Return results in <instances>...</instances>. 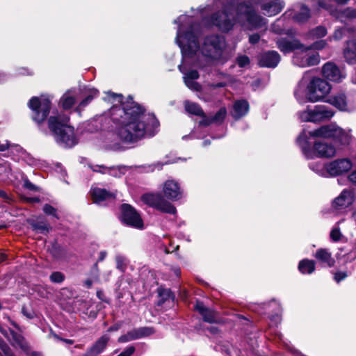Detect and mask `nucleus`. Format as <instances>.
Instances as JSON below:
<instances>
[{"label": "nucleus", "mask_w": 356, "mask_h": 356, "mask_svg": "<svg viewBox=\"0 0 356 356\" xmlns=\"http://www.w3.org/2000/svg\"><path fill=\"white\" fill-rule=\"evenodd\" d=\"M99 95V91L94 88H87L85 91V98L79 103L78 109L81 110L88 106L92 100L97 97Z\"/></svg>", "instance_id": "obj_33"}, {"label": "nucleus", "mask_w": 356, "mask_h": 356, "mask_svg": "<svg viewBox=\"0 0 356 356\" xmlns=\"http://www.w3.org/2000/svg\"><path fill=\"white\" fill-rule=\"evenodd\" d=\"M121 220L130 227L143 229V220L140 213L130 204H123L121 206Z\"/></svg>", "instance_id": "obj_13"}, {"label": "nucleus", "mask_w": 356, "mask_h": 356, "mask_svg": "<svg viewBox=\"0 0 356 356\" xmlns=\"http://www.w3.org/2000/svg\"><path fill=\"white\" fill-rule=\"evenodd\" d=\"M348 179L351 182L356 184V171L350 173V175L348 176Z\"/></svg>", "instance_id": "obj_57"}, {"label": "nucleus", "mask_w": 356, "mask_h": 356, "mask_svg": "<svg viewBox=\"0 0 356 356\" xmlns=\"http://www.w3.org/2000/svg\"><path fill=\"white\" fill-rule=\"evenodd\" d=\"M49 279L51 282L61 283L65 280V275L61 272L56 271L51 274Z\"/></svg>", "instance_id": "obj_42"}, {"label": "nucleus", "mask_w": 356, "mask_h": 356, "mask_svg": "<svg viewBox=\"0 0 356 356\" xmlns=\"http://www.w3.org/2000/svg\"><path fill=\"white\" fill-rule=\"evenodd\" d=\"M336 17L341 20L344 22L345 19H353L356 18V9L348 8L341 11L337 13Z\"/></svg>", "instance_id": "obj_37"}, {"label": "nucleus", "mask_w": 356, "mask_h": 356, "mask_svg": "<svg viewBox=\"0 0 356 356\" xmlns=\"http://www.w3.org/2000/svg\"><path fill=\"white\" fill-rule=\"evenodd\" d=\"M351 80L353 83L356 84V69L352 75Z\"/></svg>", "instance_id": "obj_63"}, {"label": "nucleus", "mask_w": 356, "mask_h": 356, "mask_svg": "<svg viewBox=\"0 0 356 356\" xmlns=\"http://www.w3.org/2000/svg\"><path fill=\"white\" fill-rule=\"evenodd\" d=\"M292 62L300 67H307L317 65L320 63V55L318 52L312 51L308 46L299 47L293 56Z\"/></svg>", "instance_id": "obj_11"}, {"label": "nucleus", "mask_w": 356, "mask_h": 356, "mask_svg": "<svg viewBox=\"0 0 356 356\" xmlns=\"http://www.w3.org/2000/svg\"><path fill=\"white\" fill-rule=\"evenodd\" d=\"M159 296L161 298L159 304H162L164 301L170 300L173 302L175 300V295L168 289H159Z\"/></svg>", "instance_id": "obj_40"}, {"label": "nucleus", "mask_w": 356, "mask_h": 356, "mask_svg": "<svg viewBox=\"0 0 356 356\" xmlns=\"http://www.w3.org/2000/svg\"><path fill=\"white\" fill-rule=\"evenodd\" d=\"M347 276L348 275L346 272L339 271L334 274V279L337 282H339L347 277Z\"/></svg>", "instance_id": "obj_50"}, {"label": "nucleus", "mask_w": 356, "mask_h": 356, "mask_svg": "<svg viewBox=\"0 0 356 356\" xmlns=\"http://www.w3.org/2000/svg\"><path fill=\"white\" fill-rule=\"evenodd\" d=\"M135 351L136 348L134 346H129L117 356H132Z\"/></svg>", "instance_id": "obj_48"}, {"label": "nucleus", "mask_w": 356, "mask_h": 356, "mask_svg": "<svg viewBox=\"0 0 356 356\" xmlns=\"http://www.w3.org/2000/svg\"><path fill=\"white\" fill-rule=\"evenodd\" d=\"M341 236L342 234L338 227L333 228L330 234L331 240L334 242L339 241L341 239Z\"/></svg>", "instance_id": "obj_46"}, {"label": "nucleus", "mask_w": 356, "mask_h": 356, "mask_svg": "<svg viewBox=\"0 0 356 356\" xmlns=\"http://www.w3.org/2000/svg\"><path fill=\"white\" fill-rule=\"evenodd\" d=\"M250 58L245 55L236 58V63L240 67H244L250 64Z\"/></svg>", "instance_id": "obj_45"}, {"label": "nucleus", "mask_w": 356, "mask_h": 356, "mask_svg": "<svg viewBox=\"0 0 356 356\" xmlns=\"http://www.w3.org/2000/svg\"><path fill=\"white\" fill-rule=\"evenodd\" d=\"M313 70L304 73L302 79L294 90V95L299 103H304V87L307 84L306 99L307 102H316L324 98L331 90L327 81L320 77L312 76Z\"/></svg>", "instance_id": "obj_4"}, {"label": "nucleus", "mask_w": 356, "mask_h": 356, "mask_svg": "<svg viewBox=\"0 0 356 356\" xmlns=\"http://www.w3.org/2000/svg\"><path fill=\"white\" fill-rule=\"evenodd\" d=\"M29 106L33 113V120L38 124H40L47 119L49 114L51 100L44 96L33 97L30 99Z\"/></svg>", "instance_id": "obj_9"}, {"label": "nucleus", "mask_w": 356, "mask_h": 356, "mask_svg": "<svg viewBox=\"0 0 356 356\" xmlns=\"http://www.w3.org/2000/svg\"><path fill=\"white\" fill-rule=\"evenodd\" d=\"M225 47L226 42L223 37L212 35L204 38L201 52L203 56L213 61L224 63L227 60Z\"/></svg>", "instance_id": "obj_7"}, {"label": "nucleus", "mask_w": 356, "mask_h": 356, "mask_svg": "<svg viewBox=\"0 0 356 356\" xmlns=\"http://www.w3.org/2000/svg\"><path fill=\"white\" fill-rule=\"evenodd\" d=\"M200 123L204 126H208L211 123H213L212 121H211V118H207V119H203Z\"/></svg>", "instance_id": "obj_59"}, {"label": "nucleus", "mask_w": 356, "mask_h": 356, "mask_svg": "<svg viewBox=\"0 0 356 356\" xmlns=\"http://www.w3.org/2000/svg\"><path fill=\"white\" fill-rule=\"evenodd\" d=\"M308 140L305 131H303L297 139V143L307 159H310L315 157L330 158L335 155L336 150L333 145L321 141H316L313 147H311Z\"/></svg>", "instance_id": "obj_6"}, {"label": "nucleus", "mask_w": 356, "mask_h": 356, "mask_svg": "<svg viewBox=\"0 0 356 356\" xmlns=\"http://www.w3.org/2000/svg\"><path fill=\"white\" fill-rule=\"evenodd\" d=\"M184 107L186 111L191 114L197 116L204 117V113L203 110L200 106V105L196 103L186 101L184 102Z\"/></svg>", "instance_id": "obj_36"}, {"label": "nucleus", "mask_w": 356, "mask_h": 356, "mask_svg": "<svg viewBox=\"0 0 356 356\" xmlns=\"http://www.w3.org/2000/svg\"><path fill=\"white\" fill-rule=\"evenodd\" d=\"M194 307L202 316L204 321L209 323L217 322V312L206 307L202 302L197 301Z\"/></svg>", "instance_id": "obj_24"}, {"label": "nucleus", "mask_w": 356, "mask_h": 356, "mask_svg": "<svg viewBox=\"0 0 356 356\" xmlns=\"http://www.w3.org/2000/svg\"><path fill=\"white\" fill-rule=\"evenodd\" d=\"M313 138H330L337 143L348 145L351 141V135L334 124L324 125L308 132Z\"/></svg>", "instance_id": "obj_8"}, {"label": "nucleus", "mask_w": 356, "mask_h": 356, "mask_svg": "<svg viewBox=\"0 0 356 356\" xmlns=\"http://www.w3.org/2000/svg\"><path fill=\"white\" fill-rule=\"evenodd\" d=\"M9 148L15 149L17 152L22 150V147L15 144H10L8 140H6L4 143L0 142V152H3Z\"/></svg>", "instance_id": "obj_44"}, {"label": "nucleus", "mask_w": 356, "mask_h": 356, "mask_svg": "<svg viewBox=\"0 0 356 356\" xmlns=\"http://www.w3.org/2000/svg\"><path fill=\"white\" fill-rule=\"evenodd\" d=\"M33 230L41 234H47L51 227L44 221L33 222L31 224Z\"/></svg>", "instance_id": "obj_39"}, {"label": "nucleus", "mask_w": 356, "mask_h": 356, "mask_svg": "<svg viewBox=\"0 0 356 356\" xmlns=\"http://www.w3.org/2000/svg\"><path fill=\"white\" fill-rule=\"evenodd\" d=\"M249 104L246 100L241 99L236 101L233 106L232 115L235 119H239L248 113Z\"/></svg>", "instance_id": "obj_30"}, {"label": "nucleus", "mask_w": 356, "mask_h": 356, "mask_svg": "<svg viewBox=\"0 0 356 356\" xmlns=\"http://www.w3.org/2000/svg\"><path fill=\"white\" fill-rule=\"evenodd\" d=\"M0 197L7 200L8 199V195L4 191L0 190Z\"/></svg>", "instance_id": "obj_61"}, {"label": "nucleus", "mask_w": 356, "mask_h": 356, "mask_svg": "<svg viewBox=\"0 0 356 356\" xmlns=\"http://www.w3.org/2000/svg\"><path fill=\"white\" fill-rule=\"evenodd\" d=\"M178 67L184 74V81L186 86L192 90L200 91L202 88L201 85L195 81L199 78L198 72L195 70L187 71L183 65H179Z\"/></svg>", "instance_id": "obj_19"}, {"label": "nucleus", "mask_w": 356, "mask_h": 356, "mask_svg": "<svg viewBox=\"0 0 356 356\" xmlns=\"http://www.w3.org/2000/svg\"><path fill=\"white\" fill-rule=\"evenodd\" d=\"M110 337L107 334L102 336L88 350L86 356H97L106 348Z\"/></svg>", "instance_id": "obj_27"}, {"label": "nucleus", "mask_w": 356, "mask_h": 356, "mask_svg": "<svg viewBox=\"0 0 356 356\" xmlns=\"http://www.w3.org/2000/svg\"><path fill=\"white\" fill-rule=\"evenodd\" d=\"M227 115V109L225 107H222L216 113V115L211 118V121L213 123L221 124Z\"/></svg>", "instance_id": "obj_41"}, {"label": "nucleus", "mask_w": 356, "mask_h": 356, "mask_svg": "<svg viewBox=\"0 0 356 356\" xmlns=\"http://www.w3.org/2000/svg\"><path fill=\"white\" fill-rule=\"evenodd\" d=\"M355 195L351 190L344 189L339 197L333 202V207L336 209L346 208L353 204Z\"/></svg>", "instance_id": "obj_23"}, {"label": "nucleus", "mask_w": 356, "mask_h": 356, "mask_svg": "<svg viewBox=\"0 0 356 356\" xmlns=\"http://www.w3.org/2000/svg\"><path fill=\"white\" fill-rule=\"evenodd\" d=\"M315 268V261L307 259L300 261L298 265L299 270L303 274H311Z\"/></svg>", "instance_id": "obj_35"}, {"label": "nucleus", "mask_w": 356, "mask_h": 356, "mask_svg": "<svg viewBox=\"0 0 356 356\" xmlns=\"http://www.w3.org/2000/svg\"><path fill=\"white\" fill-rule=\"evenodd\" d=\"M163 193L168 199L173 201L178 200L182 197V191L179 184L172 179L167 180L164 183Z\"/></svg>", "instance_id": "obj_22"}, {"label": "nucleus", "mask_w": 356, "mask_h": 356, "mask_svg": "<svg viewBox=\"0 0 356 356\" xmlns=\"http://www.w3.org/2000/svg\"><path fill=\"white\" fill-rule=\"evenodd\" d=\"M76 95L75 89L69 90L64 93L60 99L62 107L65 110L71 108L76 103Z\"/></svg>", "instance_id": "obj_31"}, {"label": "nucleus", "mask_w": 356, "mask_h": 356, "mask_svg": "<svg viewBox=\"0 0 356 356\" xmlns=\"http://www.w3.org/2000/svg\"><path fill=\"white\" fill-rule=\"evenodd\" d=\"M325 168L330 176H338L350 170L352 163L348 159H339L327 163Z\"/></svg>", "instance_id": "obj_17"}, {"label": "nucleus", "mask_w": 356, "mask_h": 356, "mask_svg": "<svg viewBox=\"0 0 356 356\" xmlns=\"http://www.w3.org/2000/svg\"><path fill=\"white\" fill-rule=\"evenodd\" d=\"M10 336L8 337V339L11 341L13 346L19 347L25 353L29 350V346L25 341L24 338L20 334L13 330H10Z\"/></svg>", "instance_id": "obj_32"}, {"label": "nucleus", "mask_w": 356, "mask_h": 356, "mask_svg": "<svg viewBox=\"0 0 356 356\" xmlns=\"http://www.w3.org/2000/svg\"><path fill=\"white\" fill-rule=\"evenodd\" d=\"M316 260L327 267H332L335 264V260L332 256L331 252L326 248H319L314 254Z\"/></svg>", "instance_id": "obj_28"}, {"label": "nucleus", "mask_w": 356, "mask_h": 356, "mask_svg": "<svg viewBox=\"0 0 356 356\" xmlns=\"http://www.w3.org/2000/svg\"><path fill=\"white\" fill-rule=\"evenodd\" d=\"M143 203L161 212L175 214L176 208L159 193H146L142 195Z\"/></svg>", "instance_id": "obj_12"}, {"label": "nucleus", "mask_w": 356, "mask_h": 356, "mask_svg": "<svg viewBox=\"0 0 356 356\" xmlns=\"http://www.w3.org/2000/svg\"><path fill=\"white\" fill-rule=\"evenodd\" d=\"M280 61V56L275 51H268L258 56V64L262 67L274 68Z\"/></svg>", "instance_id": "obj_20"}, {"label": "nucleus", "mask_w": 356, "mask_h": 356, "mask_svg": "<svg viewBox=\"0 0 356 356\" xmlns=\"http://www.w3.org/2000/svg\"><path fill=\"white\" fill-rule=\"evenodd\" d=\"M108 115L114 133L124 143H134L152 137L159 129V122L155 115L145 113L132 98L113 106Z\"/></svg>", "instance_id": "obj_1"}, {"label": "nucleus", "mask_w": 356, "mask_h": 356, "mask_svg": "<svg viewBox=\"0 0 356 356\" xmlns=\"http://www.w3.org/2000/svg\"><path fill=\"white\" fill-rule=\"evenodd\" d=\"M277 48L284 54L297 51L303 44L298 39H289L286 38H278L276 41Z\"/></svg>", "instance_id": "obj_21"}, {"label": "nucleus", "mask_w": 356, "mask_h": 356, "mask_svg": "<svg viewBox=\"0 0 356 356\" xmlns=\"http://www.w3.org/2000/svg\"><path fill=\"white\" fill-rule=\"evenodd\" d=\"M209 86L211 88H213V89H216L217 88H223L225 86V83H223V82H220V83H211L209 85Z\"/></svg>", "instance_id": "obj_56"}, {"label": "nucleus", "mask_w": 356, "mask_h": 356, "mask_svg": "<svg viewBox=\"0 0 356 356\" xmlns=\"http://www.w3.org/2000/svg\"><path fill=\"white\" fill-rule=\"evenodd\" d=\"M22 314L29 319L34 318V313L31 311H29L26 307H23L22 309Z\"/></svg>", "instance_id": "obj_52"}, {"label": "nucleus", "mask_w": 356, "mask_h": 356, "mask_svg": "<svg viewBox=\"0 0 356 356\" xmlns=\"http://www.w3.org/2000/svg\"><path fill=\"white\" fill-rule=\"evenodd\" d=\"M322 73L325 79L334 82H339L345 77L344 73L332 62L323 65Z\"/></svg>", "instance_id": "obj_18"}, {"label": "nucleus", "mask_w": 356, "mask_h": 356, "mask_svg": "<svg viewBox=\"0 0 356 356\" xmlns=\"http://www.w3.org/2000/svg\"><path fill=\"white\" fill-rule=\"evenodd\" d=\"M235 0H214V6L221 10L215 13L211 17V23L222 31H228L236 20L245 22L250 29L262 27L266 19L259 15L255 6L260 5L263 13L271 17L281 12L284 3L282 0H250L241 3L237 7L236 17L233 14Z\"/></svg>", "instance_id": "obj_2"}, {"label": "nucleus", "mask_w": 356, "mask_h": 356, "mask_svg": "<svg viewBox=\"0 0 356 356\" xmlns=\"http://www.w3.org/2000/svg\"><path fill=\"white\" fill-rule=\"evenodd\" d=\"M259 40L260 35L257 33H254L249 36V42L252 44H255L258 43Z\"/></svg>", "instance_id": "obj_51"}, {"label": "nucleus", "mask_w": 356, "mask_h": 356, "mask_svg": "<svg viewBox=\"0 0 356 356\" xmlns=\"http://www.w3.org/2000/svg\"><path fill=\"white\" fill-rule=\"evenodd\" d=\"M327 102L343 111H352L356 108V96L347 99L343 92L331 96Z\"/></svg>", "instance_id": "obj_15"}, {"label": "nucleus", "mask_w": 356, "mask_h": 356, "mask_svg": "<svg viewBox=\"0 0 356 356\" xmlns=\"http://www.w3.org/2000/svg\"><path fill=\"white\" fill-rule=\"evenodd\" d=\"M92 170L94 172H101L103 174L107 173L115 177H120L124 173L123 171L124 168L121 166L106 167L105 165H96L92 168Z\"/></svg>", "instance_id": "obj_29"}, {"label": "nucleus", "mask_w": 356, "mask_h": 356, "mask_svg": "<svg viewBox=\"0 0 356 356\" xmlns=\"http://www.w3.org/2000/svg\"><path fill=\"white\" fill-rule=\"evenodd\" d=\"M334 115V112L325 105H316L307 107L306 110L299 113L302 121L317 122L330 120Z\"/></svg>", "instance_id": "obj_10"}, {"label": "nucleus", "mask_w": 356, "mask_h": 356, "mask_svg": "<svg viewBox=\"0 0 356 356\" xmlns=\"http://www.w3.org/2000/svg\"><path fill=\"white\" fill-rule=\"evenodd\" d=\"M1 348L5 354V356H14V355L10 352V348L6 343L1 345Z\"/></svg>", "instance_id": "obj_54"}, {"label": "nucleus", "mask_w": 356, "mask_h": 356, "mask_svg": "<svg viewBox=\"0 0 356 356\" xmlns=\"http://www.w3.org/2000/svg\"><path fill=\"white\" fill-rule=\"evenodd\" d=\"M84 284L87 288H90L92 285V281L90 279L85 280Z\"/></svg>", "instance_id": "obj_60"}, {"label": "nucleus", "mask_w": 356, "mask_h": 356, "mask_svg": "<svg viewBox=\"0 0 356 356\" xmlns=\"http://www.w3.org/2000/svg\"><path fill=\"white\" fill-rule=\"evenodd\" d=\"M154 332L152 327H140L128 331L118 339V343H127L129 341L149 337Z\"/></svg>", "instance_id": "obj_16"}, {"label": "nucleus", "mask_w": 356, "mask_h": 356, "mask_svg": "<svg viewBox=\"0 0 356 356\" xmlns=\"http://www.w3.org/2000/svg\"><path fill=\"white\" fill-rule=\"evenodd\" d=\"M30 356H43L40 352L33 351L31 353Z\"/></svg>", "instance_id": "obj_64"}, {"label": "nucleus", "mask_w": 356, "mask_h": 356, "mask_svg": "<svg viewBox=\"0 0 356 356\" xmlns=\"http://www.w3.org/2000/svg\"><path fill=\"white\" fill-rule=\"evenodd\" d=\"M91 196L94 202L101 204L104 201L113 200L115 198V194L106 191L104 188H92L91 189Z\"/></svg>", "instance_id": "obj_25"}, {"label": "nucleus", "mask_w": 356, "mask_h": 356, "mask_svg": "<svg viewBox=\"0 0 356 356\" xmlns=\"http://www.w3.org/2000/svg\"><path fill=\"white\" fill-rule=\"evenodd\" d=\"M174 22L179 24L176 42L181 48L183 62L186 63L188 59L193 58L200 51L199 33L195 30L191 17L188 15H181Z\"/></svg>", "instance_id": "obj_3"}, {"label": "nucleus", "mask_w": 356, "mask_h": 356, "mask_svg": "<svg viewBox=\"0 0 356 356\" xmlns=\"http://www.w3.org/2000/svg\"><path fill=\"white\" fill-rule=\"evenodd\" d=\"M122 322H118L116 323L115 324H114L113 325L111 326L108 329V332H115V331H118V330L120 329V327H122Z\"/></svg>", "instance_id": "obj_55"}, {"label": "nucleus", "mask_w": 356, "mask_h": 356, "mask_svg": "<svg viewBox=\"0 0 356 356\" xmlns=\"http://www.w3.org/2000/svg\"><path fill=\"white\" fill-rule=\"evenodd\" d=\"M70 118L63 113L52 115L48 120V127L56 140L64 147H72L77 143L74 128L68 125Z\"/></svg>", "instance_id": "obj_5"}, {"label": "nucleus", "mask_w": 356, "mask_h": 356, "mask_svg": "<svg viewBox=\"0 0 356 356\" xmlns=\"http://www.w3.org/2000/svg\"><path fill=\"white\" fill-rule=\"evenodd\" d=\"M310 10L303 4H298L293 9L288 10L282 16L281 19L277 20L279 24L285 19H291L294 22L302 24L307 22L310 18Z\"/></svg>", "instance_id": "obj_14"}, {"label": "nucleus", "mask_w": 356, "mask_h": 356, "mask_svg": "<svg viewBox=\"0 0 356 356\" xmlns=\"http://www.w3.org/2000/svg\"><path fill=\"white\" fill-rule=\"evenodd\" d=\"M318 3L319 7L325 8V9H328L327 3L325 1L318 0Z\"/></svg>", "instance_id": "obj_58"}, {"label": "nucleus", "mask_w": 356, "mask_h": 356, "mask_svg": "<svg viewBox=\"0 0 356 356\" xmlns=\"http://www.w3.org/2000/svg\"><path fill=\"white\" fill-rule=\"evenodd\" d=\"M343 54V57L348 63H356V39H352L346 41Z\"/></svg>", "instance_id": "obj_26"}, {"label": "nucleus", "mask_w": 356, "mask_h": 356, "mask_svg": "<svg viewBox=\"0 0 356 356\" xmlns=\"http://www.w3.org/2000/svg\"><path fill=\"white\" fill-rule=\"evenodd\" d=\"M115 260L117 263V268L120 270H123L125 265V258L123 256L118 255L115 257Z\"/></svg>", "instance_id": "obj_49"}, {"label": "nucleus", "mask_w": 356, "mask_h": 356, "mask_svg": "<svg viewBox=\"0 0 356 356\" xmlns=\"http://www.w3.org/2000/svg\"><path fill=\"white\" fill-rule=\"evenodd\" d=\"M327 29L324 26H319L311 30L307 35V38L315 39L321 38L327 35Z\"/></svg>", "instance_id": "obj_38"}, {"label": "nucleus", "mask_w": 356, "mask_h": 356, "mask_svg": "<svg viewBox=\"0 0 356 356\" xmlns=\"http://www.w3.org/2000/svg\"><path fill=\"white\" fill-rule=\"evenodd\" d=\"M24 188L31 190V191H35L36 186L32 184L29 179H25L24 182Z\"/></svg>", "instance_id": "obj_53"}, {"label": "nucleus", "mask_w": 356, "mask_h": 356, "mask_svg": "<svg viewBox=\"0 0 356 356\" xmlns=\"http://www.w3.org/2000/svg\"><path fill=\"white\" fill-rule=\"evenodd\" d=\"M0 332L6 337H9L8 331L3 327H0Z\"/></svg>", "instance_id": "obj_62"}, {"label": "nucleus", "mask_w": 356, "mask_h": 356, "mask_svg": "<svg viewBox=\"0 0 356 356\" xmlns=\"http://www.w3.org/2000/svg\"><path fill=\"white\" fill-rule=\"evenodd\" d=\"M327 41H328L327 39V40H321L314 42L312 44H311L310 46H308V47H310V49L312 51H314V49L321 50L327 47Z\"/></svg>", "instance_id": "obj_43"}, {"label": "nucleus", "mask_w": 356, "mask_h": 356, "mask_svg": "<svg viewBox=\"0 0 356 356\" xmlns=\"http://www.w3.org/2000/svg\"><path fill=\"white\" fill-rule=\"evenodd\" d=\"M43 211L47 215H51V216L56 217V218H58V216H57V213H56V209L49 204H45L44 205Z\"/></svg>", "instance_id": "obj_47"}, {"label": "nucleus", "mask_w": 356, "mask_h": 356, "mask_svg": "<svg viewBox=\"0 0 356 356\" xmlns=\"http://www.w3.org/2000/svg\"><path fill=\"white\" fill-rule=\"evenodd\" d=\"M346 31L348 32V33H356V27L348 26L344 28L336 29L333 35L327 38V40H340L341 39L343 38Z\"/></svg>", "instance_id": "obj_34"}]
</instances>
